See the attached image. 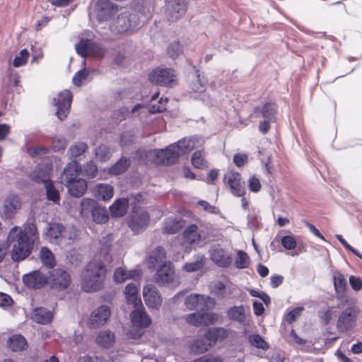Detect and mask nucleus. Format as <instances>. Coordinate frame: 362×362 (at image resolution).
I'll return each instance as SVG.
<instances>
[{"label":"nucleus","instance_id":"f257e3e1","mask_svg":"<svg viewBox=\"0 0 362 362\" xmlns=\"http://www.w3.org/2000/svg\"><path fill=\"white\" fill-rule=\"evenodd\" d=\"M38 233L36 224L31 222L24 225L21 229L18 226L13 227L7 235L8 245L16 242L12 248L11 259L15 262H19L30 256L35 241L38 239Z\"/></svg>","mask_w":362,"mask_h":362},{"label":"nucleus","instance_id":"f03ea898","mask_svg":"<svg viewBox=\"0 0 362 362\" xmlns=\"http://www.w3.org/2000/svg\"><path fill=\"white\" fill-rule=\"evenodd\" d=\"M153 7L151 4H146L140 10L141 17L136 14L124 11L117 16L110 25V30L114 35H121L128 32L132 28L139 26L140 21L144 22L152 16Z\"/></svg>","mask_w":362,"mask_h":362},{"label":"nucleus","instance_id":"7ed1b4c3","mask_svg":"<svg viewBox=\"0 0 362 362\" xmlns=\"http://www.w3.org/2000/svg\"><path fill=\"white\" fill-rule=\"evenodd\" d=\"M106 268L101 262H89L81 274V288L86 293L102 290L106 279Z\"/></svg>","mask_w":362,"mask_h":362},{"label":"nucleus","instance_id":"20e7f679","mask_svg":"<svg viewBox=\"0 0 362 362\" xmlns=\"http://www.w3.org/2000/svg\"><path fill=\"white\" fill-rule=\"evenodd\" d=\"M193 149L191 141L183 138L175 142L164 149H160L156 153V157L168 164L176 163L180 157L189 153Z\"/></svg>","mask_w":362,"mask_h":362},{"label":"nucleus","instance_id":"39448f33","mask_svg":"<svg viewBox=\"0 0 362 362\" xmlns=\"http://www.w3.org/2000/svg\"><path fill=\"white\" fill-rule=\"evenodd\" d=\"M117 5L110 0H96L90 7L89 18H95L98 23L109 21L117 11Z\"/></svg>","mask_w":362,"mask_h":362},{"label":"nucleus","instance_id":"423d86ee","mask_svg":"<svg viewBox=\"0 0 362 362\" xmlns=\"http://www.w3.org/2000/svg\"><path fill=\"white\" fill-rule=\"evenodd\" d=\"M82 210H89L93 221L96 223H105L110 216L105 206H100L97 201L93 199L84 198L81 202Z\"/></svg>","mask_w":362,"mask_h":362},{"label":"nucleus","instance_id":"0eeeda50","mask_svg":"<svg viewBox=\"0 0 362 362\" xmlns=\"http://www.w3.org/2000/svg\"><path fill=\"white\" fill-rule=\"evenodd\" d=\"M358 311L354 306L345 308L340 313L337 322V328L339 332H347L351 330L356 324Z\"/></svg>","mask_w":362,"mask_h":362},{"label":"nucleus","instance_id":"6e6552de","mask_svg":"<svg viewBox=\"0 0 362 362\" xmlns=\"http://www.w3.org/2000/svg\"><path fill=\"white\" fill-rule=\"evenodd\" d=\"M48 274V284L52 288L62 291L69 286L71 281V276L66 270L60 268L53 269Z\"/></svg>","mask_w":362,"mask_h":362},{"label":"nucleus","instance_id":"1a4fd4ad","mask_svg":"<svg viewBox=\"0 0 362 362\" xmlns=\"http://www.w3.org/2000/svg\"><path fill=\"white\" fill-rule=\"evenodd\" d=\"M73 95L70 90H64L58 93L54 98V104L57 107L56 115L59 119L63 121L69 112Z\"/></svg>","mask_w":362,"mask_h":362},{"label":"nucleus","instance_id":"9d476101","mask_svg":"<svg viewBox=\"0 0 362 362\" xmlns=\"http://www.w3.org/2000/svg\"><path fill=\"white\" fill-rule=\"evenodd\" d=\"M174 70L170 68H156L148 74L149 81L160 86H169L174 81Z\"/></svg>","mask_w":362,"mask_h":362},{"label":"nucleus","instance_id":"9b49d317","mask_svg":"<svg viewBox=\"0 0 362 362\" xmlns=\"http://www.w3.org/2000/svg\"><path fill=\"white\" fill-rule=\"evenodd\" d=\"M111 315V310L107 305H101L93 310L88 320L90 328H99L107 322Z\"/></svg>","mask_w":362,"mask_h":362},{"label":"nucleus","instance_id":"f8f14e48","mask_svg":"<svg viewBox=\"0 0 362 362\" xmlns=\"http://www.w3.org/2000/svg\"><path fill=\"white\" fill-rule=\"evenodd\" d=\"M150 222L147 211H141L130 215L127 218V226L134 235H139L146 230Z\"/></svg>","mask_w":362,"mask_h":362},{"label":"nucleus","instance_id":"ddd939ff","mask_svg":"<svg viewBox=\"0 0 362 362\" xmlns=\"http://www.w3.org/2000/svg\"><path fill=\"white\" fill-rule=\"evenodd\" d=\"M188 0H165V14L169 21H176L186 12Z\"/></svg>","mask_w":362,"mask_h":362},{"label":"nucleus","instance_id":"4468645a","mask_svg":"<svg viewBox=\"0 0 362 362\" xmlns=\"http://www.w3.org/2000/svg\"><path fill=\"white\" fill-rule=\"evenodd\" d=\"M22 281L28 288L40 289L48 284V277L47 274L36 269L24 274Z\"/></svg>","mask_w":362,"mask_h":362},{"label":"nucleus","instance_id":"2eb2a0df","mask_svg":"<svg viewBox=\"0 0 362 362\" xmlns=\"http://www.w3.org/2000/svg\"><path fill=\"white\" fill-rule=\"evenodd\" d=\"M175 277V270L172 262H165L156 270L154 278L159 286H166L172 283Z\"/></svg>","mask_w":362,"mask_h":362},{"label":"nucleus","instance_id":"dca6fc26","mask_svg":"<svg viewBox=\"0 0 362 362\" xmlns=\"http://www.w3.org/2000/svg\"><path fill=\"white\" fill-rule=\"evenodd\" d=\"M76 53L84 58L83 64L86 65L85 58L88 54L99 56L102 53V48L98 43L89 39H82L75 45Z\"/></svg>","mask_w":362,"mask_h":362},{"label":"nucleus","instance_id":"f3484780","mask_svg":"<svg viewBox=\"0 0 362 362\" xmlns=\"http://www.w3.org/2000/svg\"><path fill=\"white\" fill-rule=\"evenodd\" d=\"M143 296L146 306L152 310H158L163 302L158 290L152 285L146 286L143 289Z\"/></svg>","mask_w":362,"mask_h":362},{"label":"nucleus","instance_id":"a211bd4d","mask_svg":"<svg viewBox=\"0 0 362 362\" xmlns=\"http://www.w3.org/2000/svg\"><path fill=\"white\" fill-rule=\"evenodd\" d=\"M211 261L218 267L228 268L232 263L231 255L228 253L219 245L213 246L210 250Z\"/></svg>","mask_w":362,"mask_h":362},{"label":"nucleus","instance_id":"6ab92c4d","mask_svg":"<svg viewBox=\"0 0 362 362\" xmlns=\"http://www.w3.org/2000/svg\"><path fill=\"white\" fill-rule=\"evenodd\" d=\"M130 319L132 324L140 327H148L151 323L152 320L147 312L145 310L143 305H138L137 307L130 313Z\"/></svg>","mask_w":362,"mask_h":362},{"label":"nucleus","instance_id":"aec40b11","mask_svg":"<svg viewBox=\"0 0 362 362\" xmlns=\"http://www.w3.org/2000/svg\"><path fill=\"white\" fill-rule=\"evenodd\" d=\"M216 320V315L213 313L194 312L189 314L186 317V322L193 326H207L214 324Z\"/></svg>","mask_w":362,"mask_h":362},{"label":"nucleus","instance_id":"412c9836","mask_svg":"<svg viewBox=\"0 0 362 362\" xmlns=\"http://www.w3.org/2000/svg\"><path fill=\"white\" fill-rule=\"evenodd\" d=\"M82 168L81 164L76 161L73 160L65 166L62 175L61 182L65 186L70 184L75 180H78V176L81 173Z\"/></svg>","mask_w":362,"mask_h":362},{"label":"nucleus","instance_id":"4be33fe9","mask_svg":"<svg viewBox=\"0 0 362 362\" xmlns=\"http://www.w3.org/2000/svg\"><path fill=\"white\" fill-rule=\"evenodd\" d=\"M223 182L230 188L231 193L235 197H241L244 196L245 190L240 183V175L239 173L233 172L225 175Z\"/></svg>","mask_w":362,"mask_h":362},{"label":"nucleus","instance_id":"5701e85b","mask_svg":"<svg viewBox=\"0 0 362 362\" xmlns=\"http://www.w3.org/2000/svg\"><path fill=\"white\" fill-rule=\"evenodd\" d=\"M129 199L127 197L117 199L110 206V213L112 218H120L124 216L129 209Z\"/></svg>","mask_w":362,"mask_h":362},{"label":"nucleus","instance_id":"b1692460","mask_svg":"<svg viewBox=\"0 0 362 362\" xmlns=\"http://www.w3.org/2000/svg\"><path fill=\"white\" fill-rule=\"evenodd\" d=\"M21 203L18 196L10 195L6 198L4 205L3 214L5 218H12L16 211L21 208Z\"/></svg>","mask_w":362,"mask_h":362},{"label":"nucleus","instance_id":"393cba45","mask_svg":"<svg viewBox=\"0 0 362 362\" xmlns=\"http://www.w3.org/2000/svg\"><path fill=\"white\" fill-rule=\"evenodd\" d=\"M255 113L264 119L275 120L277 112V105L273 102H266L262 107H255Z\"/></svg>","mask_w":362,"mask_h":362},{"label":"nucleus","instance_id":"a878e982","mask_svg":"<svg viewBox=\"0 0 362 362\" xmlns=\"http://www.w3.org/2000/svg\"><path fill=\"white\" fill-rule=\"evenodd\" d=\"M30 180L37 184H44L52 182L49 176V170L47 165H38L30 175Z\"/></svg>","mask_w":362,"mask_h":362},{"label":"nucleus","instance_id":"bb28decb","mask_svg":"<svg viewBox=\"0 0 362 362\" xmlns=\"http://www.w3.org/2000/svg\"><path fill=\"white\" fill-rule=\"evenodd\" d=\"M54 317L53 311L43 307H37L33 310V320L40 325H48Z\"/></svg>","mask_w":362,"mask_h":362},{"label":"nucleus","instance_id":"cd10ccee","mask_svg":"<svg viewBox=\"0 0 362 362\" xmlns=\"http://www.w3.org/2000/svg\"><path fill=\"white\" fill-rule=\"evenodd\" d=\"M163 233L166 234H175L183 227V220L180 217L171 216L166 218L163 223Z\"/></svg>","mask_w":362,"mask_h":362},{"label":"nucleus","instance_id":"c85d7f7f","mask_svg":"<svg viewBox=\"0 0 362 362\" xmlns=\"http://www.w3.org/2000/svg\"><path fill=\"white\" fill-rule=\"evenodd\" d=\"M69 194L74 197H81L87 191V182L83 178L75 180L70 184L65 185Z\"/></svg>","mask_w":362,"mask_h":362},{"label":"nucleus","instance_id":"c756f323","mask_svg":"<svg viewBox=\"0 0 362 362\" xmlns=\"http://www.w3.org/2000/svg\"><path fill=\"white\" fill-rule=\"evenodd\" d=\"M28 346L26 339L21 334H13L7 341V346L13 352L24 351L28 348Z\"/></svg>","mask_w":362,"mask_h":362},{"label":"nucleus","instance_id":"7c9ffc66","mask_svg":"<svg viewBox=\"0 0 362 362\" xmlns=\"http://www.w3.org/2000/svg\"><path fill=\"white\" fill-rule=\"evenodd\" d=\"M194 70L193 77L194 80L190 84V88L194 92L202 93L204 90L208 83V80L204 73H201L194 65H192Z\"/></svg>","mask_w":362,"mask_h":362},{"label":"nucleus","instance_id":"2f4dec72","mask_svg":"<svg viewBox=\"0 0 362 362\" xmlns=\"http://www.w3.org/2000/svg\"><path fill=\"white\" fill-rule=\"evenodd\" d=\"M115 342V335L110 330L100 331L95 337V343L100 347L109 349Z\"/></svg>","mask_w":362,"mask_h":362},{"label":"nucleus","instance_id":"473e14b6","mask_svg":"<svg viewBox=\"0 0 362 362\" xmlns=\"http://www.w3.org/2000/svg\"><path fill=\"white\" fill-rule=\"evenodd\" d=\"M166 252L162 246H158L154 248L149 254L147 263L150 269H153L165 259Z\"/></svg>","mask_w":362,"mask_h":362},{"label":"nucleus","instance_id":"72a5a7b5","mask_svg":"<svg viewBox=\"0 0 362 362\" xmlns=\"http://www.w3.org/2000/svg\"><path fill=\"white\" fill-rule=\"evenodd\" d=\"M203 336L211 346L215 344L218 339H226L228 337V332L223 327H212L209 329Z\"/></svg>","mask_w":362,"mask_h":362},{"label":"nucleus","instance_id":"f704fd0d","mask_svg":"<svg viewBox=\"0 0 362 362\" xmlns=\"http://www.w3.org/2000/svg\"><path fill=\"white\" fill-rule=\"evenodd\" d=\"M113 195L114 188L109 184L100 183L96 185L94 190V196L99 200L108 201Z\"/></svg>","mask_w":362,"mask_h":362},{"label":"nucleus","instance_id":"c9c22d12","mask_svg":"<svg viewBox=\"0 0 362 362\" xmlns=\"http://www.w3.org/2000/svg\"><path fill=\"white\" fill-rule=\"evenodd\" d=\"M112 241L113 239L111 234H107L105 236L102 237L99 240L100 254L105 261H110L112 259V257L110 256V250Z\"/></svg>","mask_w":362,"mask_h":362},{"label":"nucleus","instance_id":"e433bc0d","mask_svg":"<svg viewBox=\"0 0 362 362\" xmlns=\"http://www.w3.org/2000/svg\"><path fill=\"white\" fill-rule=\"evenodd\" d=\"M131 162L129 158L122 156L108 170V173L112 175H119L126 172L130 167Z\"/></svg>","mask_w":362,"mask_h":362},{"label":"nucleus","instance_id":"4c0bfd02","mask_svg":"<svg viewBox=\"0 0 362 362\" xmlns=\"http://www.w3.org/2000/svg\"><path fill=\"white\" fill-rule=\"evenodd\" d=\"M210 346V342L207 341L204 336H201L192 341L190 350L194 354H201L208 351Z\"/></svg>","mask_w":362,"mask_h":362},{"label":"nucleus","instance_id":"58836bf2","mask_svg":"<svg viewBox=\"0 0 362 362\" xmlns=\"http://www.w3.org/2000/svg\"><path fill=\"white\" fill-rule=\"evenodd\" d=\"M40 258L42 264L48 269H53L56 264L55 258L47 247H42L40 250Z\"/></svg>","mask_w":362,"mask_h":362},{"label":"nucleus","instance_id":"ea45409f","mask_svg":"<svg viewBox=\"0 0 362 362\" xmlns=\"http://www.w3.org/2000/svg\"><path fill=\"white\" fill-rule=\"evenodd\" d=\"M124 293L127 301L132 302L134 307L141 305V298H138V288L134 283H129L125 286Z\"/></svg>","mask_w":362,"mask_h":362},{"label":"nucleus","instance_id":"a19ab883","mask_svg":"<svg viewBox=\"0 0 362 362\" xmlns=\"http://www.w3.org/2000/svg\"><path fill=\"white\" fill-rule=\"evenodd\" d=\"M333 284L335 291L338 293H344L347 288V282L344 275L339 271L333 274Z\"/></svg>","mask_w":362,"mask_h":362},{"label":"nucleus","instance_id":"79ce46f5","mask_svg":"<svg viewBox=\"0 0 362 362\" xmlns=\"http://www.w3.org/2000/svg\"><path fill=\"white\" fill-rule=\"evenodd\" d=\"M230 320L243 322L245 320V308L243 305H233L227 312Z\"/></svg>","mask_w":362,"mask_h":362},{"label":"nucleus","instance_id":"37998d69","mask_svg":"<svg viewBox=\"0 0 362 362\" xmlns=\"http://www.w3.org/2000/svg\"><path fill=\"white\" fill-rule=\"evenodd\" d=\"M64 228L62 223L49 224L45 235L51 241L57 240L61 235Z\"/></svg>","mask_w":362,"mask_h":362},{"label":"nucleus","instance_id":"c03bdc74","mask_svg":"<svg viewBox=\"0 0 362 362\" xmlns=\"http://www.w3.org/2000/svg\"><path fill=\"white\" fill-rule=\"evenodd\" d=\"M94 154L97 160L107 162L112 156L110 148L105 144H100L95 148Z\"/></svg>","mask_w":362,"mask_h":362},{"label":"nucleus","instance_id":"a18cd8bd","mask_svg":"<svg viewBox=\"0 0 362 362\" xmlns=\"http://www.w3.org/2000/svg\"><path fill=\"white\" fill-rule=\"evenodd\" d=\"M44 187L46 191V199L54 204H59L60 201L59 192L57 189L52 181L49 182Z\"/></svg>","mask_w":362,"mask_h":362},{"label":"nucleus","instance_id":"49530a36","mask_svg":"<svg viewBox=\"0 0 362 362\" xmlns=\"http://www.w3.org/2000/svg\"><path fill=\"white\" fill-rule=\"evenodd\" d=\"M52 147L35 146L27 148L26 152L31 158H41L50 153Z\"/></svg>","mask_w":362,"mask_h":362},{"label":"nucleus","instance_id":"de8ad7c7","mask_svg":"<svg viewBox=\"0 0 362 362\" xmlns=\"http://www.w3.org/2000/svg\"><path fill=\"white\" fill-rule=\"evenodd\" d=\"M204 299V296L200 294H190L185 299V305L188 310L198 309L199 304Z\"/></svg>","mask_w":362,"mask_h":362},{"label":"nucleus","instance_id":"09e8293b","mask_svg":"<svg viewBox=\"0 0 362 362\" xmlns=\"http://www.w3.org/2000/svg\"><path fill=\"white\" fill-rule=\"evenodd\" d=\"M247 226L251 230L254 231L259 230L262 228V223H261V217L258 215V214L255 211L252 210V211H250L247 216Z\"/></svg>","mask_w":362,"mask_h":362},{"label":"nucleus","instance_id":"8fccbe9b","mask_svg":"<svg viewBox=\"0 0 362 362\" xmlns=\"http://www.w3.org/2000/svg\"><path fill=\"white\" fill-rule=\"evenodd\" d=\"M250 263V257L243 250H238L237 257L235 261V267L238 269H246Z\"/></svg>","mask_w":362,"mask_h":362},{"label":"nucleus","instance_id":"3c124183","mask_svg":"<svg viewBox=\"0 0 362 362\" xmlns=\"http://www.w3.org/2000/svg\"><path fill=\"white\" fill-rule=\"evenodd\" d=\"M193 166L198 169H204L208 167L207 161L204 158L203 152L200 150L194 151L191 158Z\"/></svg>","mask_w":362,"mask_h":362},{"label":"nucleus","instance_id":"603ef678","mask_svg":"<svg viewBox=\"0 0 362 362\" xmlns=\"http://www.w3.org/2000/svg\"><path fill=\"white\" fill-rule=\"evenodd\" d=\"M248 339L250 344L257 349L264 351H267L269 349V344L259 334L250 335Z\"/></svg>","mask_w":362,"mask_h":362},{"label":"nucleus","instance_id":"864d4df0","mask_svg":"<svg viewBox=\"0 0 362 362\" xmlns=\"http://www.w3.org/2000/svg\"><path fill=\"white\" fill-rule=\"evenodd\" d=\"M204 264L203 257H197L196 259L190 262H186L183 266V269L187 272H194L201 269Z\"/></svg>","mask_w":362,"mask_h":362},{"label":"nucleus","instance_id":"5fc2aeb1","mask_svg":"<svg viewBox=\"0 0 362 362\" xmlns=\"http://www.w3.org/2000/svg\"><path fill=\"white\" fill-rule=\"evenodd\" d=\"M81 173L89 179L95 178L98 175V166L93 160H89L83 165Z\"/></svg>","mask_w":362,"mask_h":362},{"label":"nucleus","instance_id":"6e6d98bb","mask_svg":"<svg viewBox=\"0 0 362 362\" xmlns=\"http://www.w3.org/2000/svg\"><path fill=\"white\" fill-rule=\"evenodd\" d=\"M88 148V144L85 142L81 141L71 146L69 151L71 157L76 158L85 153Z\"/></svg>","mask_w":362,"mask_h":362},{"label":"nucleus","instance_id":"4d7b16f0","mask_svg":"<svg viewBox=\"0 0 362 362\" xmlns=\"http://www.w3.org/2000/svg\"><path fill=\"white\" fill-rule=\"evenodd\" d=\"M30 53L27 49H23L19 54L15 57L13 61V66L18 68L26 64Z\"/></svg>","mask_w":362,"mask_h":362},{"label":"nucleus","instance_id":"13d9d810","mask_svg":"<svg viewBox=\"0 0 362 362\" xmlns=\"http://www.w3.org/2000/svg\"><path fill=\"white\" fill-rule=\"evenodd\" d=\"M88 76L89 71L86 68H83L76 72L73 76L72 82L75 86L80 87L82 86L83 81L86 80Z\"/></svg>","mask_w":362,"mask_h":362},{"label":"nucleus","instance_id":"bf43d9fd","mask_svg":"<svg viewBox=\"0 0 362 362\" xmlns=\"http://www.w3.org/2000/svg\"><path fill=\"white\" fill-rule=\"evenodd\" d=\"M112 279L115 284L123 283L126 280H128L127 270L120 267L116 268L114 271Z\"/></svg>","mask_w":362,"mask_h":362},{"label":"nucleus","instance_id":"052dcab7","mask_svg":"<svg viewBox=\"0 0 362 362\" xmlns=\"http://www.w3.org/2000/svg\"><path fill=\"white\" fill-rule=\"evenodd\" d=\"M281 243L284 249L291 250L296 247L297 242L292 235H286L281 238Z\"/></svg>","mask_w":362,"mask_h":362},{"label":"nucleus","instance_id":"680f3d73","mask_svg":"<svg viewBox=\"0 0 362 362\" xmlns=\"http://www.w3.org/2000/svg\"><path fill=\"white\" fill-rule=\"evenodd\" d=\"M168 55L173 58H177L182 52V47L179 42L170 43L167 49Z\"/></svg>","mask_w":362,"mask_h":362},{"label":"nucleus","instance_id":"e2e57ef3","mask_svg":"<svg viewBox=\"0 0 362 362\" xmlns=\"http://www.w3.org/2000/svg\"><path fill=\"white\" fill-rule=\"evenodd\" d=\"M304 310L303 306H298L294 308L285 315V320L288 323L291 324L296 321L297 317L300 315L302 311Z\"/></svg>","mask_w":362,"mask_h":362},{"label":"nucleus","instance_id":"0e129e2a","mask_svg":"<svg viewBox=\"0 0 362 362\" xmlns=\"http://www.w3.org/2000/svg\"><path fill=\"white\" fill-rule=\"evenodd\" d=\"M146 328V327H140L132 325L128 332L129 337L132 339H138L141 338L144 335V329Z\"/></svg>","mask_w":362,"mask_h":362},{"label":"nucleus","instance_id":"69168bd1","mask_svg":"<svg viewBox=\"0 0 362 362\" xmlns=\"http://www.w3.org/2000/svg\"><path fill=\"white\" fill-rule=\"evenodd\" d=\"M262 185L259 180L255 176H252L248 181V188L252 192H258L261 189Z\"/></svg>","mask_w":362,"mask_h":362},{"label":"nucleus","instance_id":"338daca9","mask_svg":"<svg viewBox=\"0 0 362 362\" xmlns=\"http://www.w3.org/2000/svg\"><path fill=\"white\" fill-rule=\"evenodd\" d=\"M248 161V156L245 153H235L233 156V162L238 167L244 166Z\"/></svg>","mask_w":362,"mask_h":362},{"label":"nucleus","instance_id":"774afa93","mask_svg":"<svg viewBox=\"0 0 362 362\" xmlns=\"http://www.w3.org/2000/svg\"><path fill=\"white\" fill-rule=\"evenodd\" d=\"M349 284L351 288L356 291H358L362 288V279L358 276L351 275L349 279Z\"/></svg>","mask_w":362,"mask_h":362}]
</instances>
